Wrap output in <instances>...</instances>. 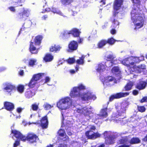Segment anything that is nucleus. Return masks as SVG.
Instances as JSON below:
<instances>
[{
  "mask_svg": "<svg viewBox=\"0 0 147 147\" xmlns=\"http://www.w3.org/2000/svg\"><path fill=\"white\" fill-rule=\"evenodd\" d=\"M144 57L143 56L140 57H131L128 58V59L122 62L124 65L128 68V71L129 72L130 76L131 78H136V75L132 74L133 72L140 73L144 71L146 66L144 64L137 66L136 63H139L140 61L144 60Z\"/></svg>",
  "mask_w": 147,
  "mask_h": 147,
  "instance_id": "obj_1",
  "label": "nucleus"
},
{
  "mask_svg": "<svg viewBox=\"0 0 147 147\" xmlns=\"http://www.w3.org/2000/svg\"><path fill=\"white\" fill-rule=\"evenodd\" d=\"M69 96L71 98H80L82 100L88 101L91 99L94 100L96 97L89 90L83 92L78 90L77 88L74 87L71 90Z\"/></svg>",
  "mask_w": 147,
  "mask_h": 147,
  "instance_id": "obj_2",
  "label": "nucleus"
},
{
  "mask_svg": "<svg viewBox=\"0 0 147 147\" xmlns=\"http://www.w3.org/2000/svg\"><path fill=\"white\" fill-rule=\"evenodd\" d=\"M127 107V103L125 102L119 104L117 106L116 105L117 112L113 114L111 120H113L117 123H121L122 125H123L125 122H122L125 121V119L124 118H122L120 117L122 114L125 113Z\"/></svg>",
  "mask_w": 147,
  "mask_h": 147,
  "instance_id": "obj_3",
  "label": "nucleus"
},
{
  "mask_svg": "<svg viewBox=\"0 0 147 147\" xmlns=\"http://www.w3.org/2000/svg\"><path fill=\"white\" fill-rule=\"evenodd\" d=\"M134 8L131 12V19L135 26V29L142 28L144 23V14L140 13L141 10H136Z\"/></svg>",
  "mask_w": 147,
  "mask_h": 147,
  "instance_id": "obj_4",
  "label": "nucleus"
},
{
  "mask_svg": "<svg viewBox=\"0 0 147 147\" xmlns=\"http://www.w3.org/2000/svg\"><path fill=\"white\" fill-rule=\"evenodd\" d=\"M74 106L73 100L69 97L62 98L57 103V106L60 110H66Z\"/></svg>",
  "mask_w": 147,
  "mask_h": 147,
  "instance_id": "obj_5",
  "label": "nucleus"
},
{
  "mask_svg": "<svg viewBox=\"0 0 147 147\" xmlns=\"http://www.w3.org/2000/svg\"><path fill=\"white\" fill-rule=\"evenodd\" d=\"M92 108L91 107H84L79 106L78 107L75 111L78 113L83 115L86 119L88 120L91 117L90 115L92 113L91 110Z\"/></svg>",
  "mask_w": 147,
  "mask_h": 147,
  "instance_id": "obj_6",
  "label": "nucleus"
},
{
  "mask_svg": "<svg viewBox=\"0 0 147 147\" xmlns=\"http://www.w3.org/2000/svg\"><path fill=\"white\" fill-rule=\"evenodd\" d=\"M88 130L85 133L87 137L89 139H94L100 137V134L98 133H95L94 131L96 129L95 127L92 125H89L86 128Z\"/></svg>",
  "mask_w": 147,
  "mask_h": 147,
  "instance_id": "obj_7",
  "label": "nucleus"
},
{
  "mask_svg": "<svg viewBox=\"0 0 147 147\" xmlns=\"http://www.w3.org/2000/svg\"><path fill=\"white\" fill-rule=\"evenodd\" d=\"M42 38L41 36H38L35 38L33 42H31L30 45V51L31 53L33 54L37 53L38 49L36 47L40 44Z\"/></svg>",
  "mask_w": 147,
  "mask_h": 147,
  "instance_id": "obj_8",
  "label": "nucleus"
},
{
  "mask_svg": "<svg viewBox=\"0 0 147 147\" xmlns=\"http://www.w3.org/2000/svg\"><path fill=\"white\" fill-rule=\"evenodd\" d=\"M100 79L104 86H111L117 83L115 78L112 76H107L104 78L102 76H100Z\"/></svg>",
  "mask_w": 147,
  "mask_h": 147,
  "instance_id": "obj_9",
  "label": "nucleus"
},
{
  "mask_svg": "<svg viewBox=\"0 0 147 147\" xmlns=\"http://www.w3.org/2000/svg\"><path fill=\"white\" fill-rule=\"evenodd\" d=\"M81 33L79 30L76 28H73L70 30H66L64 31L61 34L62 37H67L70 34H72L74 37H78Z\"/></svg>",
  "mask_w": 147,
  "mask_h": 147,
  "instance_id": "obj_10",
  "label": "nucleus"
},
{
  "mask_svg": "<svg viewBox=\"0 0 147 147\" xmlns=\"http://www.w3.org/2000/svg\"><path fill=\"white\" fill-rule=\"evenodd\" d=\"M123 2V0H115L114 3L113 8L114 11L113 13V15L115 16H116L117 13L118 14L117 16L120 18H121L120 16L121 13L117 12V11L121 8V6L122 5Z\"/></svg>",
  "mask_w": 147,
  "mask_h": 147,
  "instance_id": "obj_11",
  "label": "nucleus"
},
{
  "mask_svg": "<svg viewBox=\"0 0 147 147\" xmlns=\"http://www.w3.org/2000/svg\"><path fill=\"white\" fill-rule=\"evenodd\" d=\"M30 11V10L29 9L22 8V12L19 13L18 15V19L20 21L25 20L29 16Z\"/></svg>",
  "mask_w": 147,
  "mask_h": 147,
  "instance_id": "obj_12",
  "label": "nucleus"
},
{
  "mask_svg": "<svg viewBox=\"0 0 147 147\" xmlns=\"http://www.w3.org/2000/svg\"><path fill=\"white\" fill-rule=\"evenodd\" d=\"M140 142V140L137 138H132L130 142L127 141V138H123L119 141V143L120 144H128V143H129V145H129V146H130V145L131 144H137Z\"/></svg>",
  "mask_w": 147,
  "mask_h": 147,
  "instance_id": "obj_13",
  "label": "nucleus"
},
{
  "mask_svg": "<svg viewBox=\"0 0 147 147\" xmlns=\"http://www.w3.org/2000/svg\"><path fill=\"white\" fill-rule=\"evenodd\" d=\"M109 67L107 65L106 62L98 64L96 67L95 69L96 71L100 74L105 71L108 70Z\"/></svg>",
  "mask_w": 147,
  "mask_h": 147,
  "instance_id": "obj_14",
  "label": "nucleus"
},
{
  "mask_svg": "<svg viewBox=\"0 0 147 147\" xmlns=\"http://www.w3.org/2000/svg\"><path fill=\"white\" fill-rule=\"evenodd\" d=\"M104 135L105 137V142L106 144H111L114 143V138L111 132L105 131Z\"/></svg>",
  "mask_w": 147,
  "mask_h": 147,
  "instance_id": "obj_15",
  "label": "nucleus"
},
{
  "mask_svg": "<svg viewBox=\"0 0 147 147\" xmlns=\"http://www.w3.org/2000/svg\"><path fill=\"white\" fill-rule=\"evenodd\" d=\"M12 134L18 140H20L23 142L25 141L26 140L25 136L22 135L20 132L16 130L12 131Z\"/></svg>",
  "mask_w": 147,
  "mask_h": 147,
  "instance_id": "obj_16",
  "label": "nucleus"
},
{
  "mask_svg": "<svg viewBox=\"0 0 147 147\" xmlns=\"http://www.w3.org/2000/svg\"><path fill=\"white\" fill-rule=\"evenodd\" d=\"M78 46V45L77 42L73 41L69 44L68 48L66 50V51L68 52H72L77 49Z\"/></svg>",
  "mask_w": 147,
  "mask_h": 147,
  "instance_id": "obj_17",
  "label": "nucleus"
},
{
  "mask_svg": "<svg viewBox=\"0 0 147 147\" xmlns=\"http://www.w3.org/2000/svg\"><path fill=\"white\" fill-rule=\"evenodd\" d=\"M129 94L128 92H120L111 95L109 98V101H112L115 98H120L123 97H125L128 96Z\"/></svg>",
  "mask_w": 147,
  "mask_h": 147,
  "instance_id": "obj_18",
  "label": "nucleus"
},
{
  "mask_svg": "<svg viewBox=\"0 0 147 147\" xmlns=\"http://www.w3.org/2000/svg\"><path fill=\"white\" fill-rule=\"evenodd\" d=\"M26 137L27 140L31 143L36 142L38 139V137L34 134H29Z\"/></svg>",
  "mask_w": 147,
  "mask_h": 147,
  "instance_id": "obj_19",
  "label": "nucleus"
},
{
  "mask_svg": "<svg viewBox=\"0 0 147 147\" xmlns=\"http://www.w3.org/2000/svg\"><path fill=\"white\" fill-rule=\"evenodd\" d=\"M107 107H105L102 109L100 111L99 115L102 119L107 117L108 115L107 111H111L112 109L111 108L107 109Z\"/></svg>",
  "mask_w": 147,
  "mask_h": 147,
  "instance_id": "obj_20",
  "label": "nucleus"
},
{
  "mask_svg": "<svg viewBox=\"0 0 147 147\" xmlns=\"http://www.w3.org/2000/svg\"><path fill=\"white\" fill-rule=\"evenodd\" d=\"M128 58H126L124 59L123 61H121L115 59H113V60H112L111 61H107V65L109 67L113 65L114 64H117L118 63H122H122V62L123 61H124L126 59H127Z\"/></svg>",
  "mask_w": 147,
  "mask_h": 147,
  "instance_id": "obj_21",
  "label": "nucleus"
},
{
  "mask_svg": "<svg viewBox=\"0 0 147 147\" xmlns=\"http://www.w3.org/2000/svg\"><path fill=\"white\" fill-rule=\"evenodd\" d=\"M46 11L49 12L51 11L53 13H55L59 14L60 16H63L65 18L67 17V16L65 15L62 13L60 10L56 8H52V9H51L49 8H47L45 9Z\"/></svg>",
  "mask_w": 147,
  "mask_h": 147,
  "instance_id": "obj_22",
  "label": "nucleus"
},
{
  "mask_svg": "<svg viewBox=\"0 0 147 147\" xmlns=\"http://www.w3.org/2000/svg\"><path fill=\"white\" fill-rule=\"evenodd\" d=\"M133 4L132 10L134 9L136 10H140V0H131Z\"/></svg>",
  "mask_w": 147,
  "mask_h": 147,
  "instance_id": "obj_23",
  "label": "nucleus"
},
{
  "mask_svg": "<svg viewBox=\"0 0 147 147\" xmlns=\"http://www.w3.org/2000/svg\"><path fill=\"white\" fill-rule=\"evenodd\" d=\"M48 122L46 116L43 117L40 121L41 126L43 129L47 128L48 127Z\"/></svg>",
  "mask_w": 147,
  "mask_h": 147,
  "instance_id": "obj_24",
  "label": "nucleus"
},
{
  "mask_svg": "<svg viewBox=\"0 0 147 147\" xmlns=\"http://www.w3.org/2000/svg\"><path fill=\"white\" fill-rule=\"evenodd\" d=\"M15 88V86L9 83L5 84L4 87V89L8 92H10Z\"/></svg>",
  "mask_w": 147,
  "mask_h": 147,
  "instance_id": "obj_25",
  "label": "nucleus"
},
{
  "mask_svg": "<svg viewBox=\"0 0 147 147\" xmlns=\"http://www.w3.org/2000/svg\"><path fill=\"white\" fill-rule=\"evenodd\" d=\"M4 107L6 109L9 111H12L14 108L13 104L8 102H4Z\"/></svg>",
  "mask_w": 147,
  "mask_h": 147,
  "instance_id": "obj_26",
  "label": "nucleus"
},
{
  "mask_svg": "<svg viewBox=\"0 0 147 147\" xmlns=\"http://www.w3.org/2000/svg\"><path fill=\"white\" fill-rule=\"evenodd\" d=\"M61 47L58 45H52L50 48V51L51 52H56L58 51H59Z\"/></svg>",
  "mask_w": 147,
  "mask_h": 147,
  "instance_id": "obj_27",
  "label": "nucleus"
},
{
  "mask_svg": "<svg viewBox=\"0 0 147 147\" xmlns=\"http://www.w3.org/2000/svg\"><path fill=\"white\" fill-rule=\"evenodd\" d=\"M59 135L61 137H63L62 139L64 141H66L68 139V137L66 135L64 130L63 129H60L58 131Z\"/></svg>",
  "mask_w": 147,
  "mask_h": 147,
  "instance_id": "obj_28",
  "label": "nucleus"
},
{
  "mask_svg": "<svg viewBox=\"0 0 147 147\" xmlns=\"http://www.w3.org/2000/svg\"><path fill=\"white\" fill-rule=\"evenodd\" d=\"M25 0H12L11 4L15 6L14 7L18 6H22V3L24 2Z\"/></svg>",
  "mask_w": 147,
  "mask_h": 147,
  "instance_id": "obj_29",
  "label": "nucleus"
},
{
  "mask_svg": "<svg viewBox=\"0 0 147 147\" xmlns=\"http://www.w3.org/2000/svg\"><path fill=\"white\" fill-rule=\"evenodd\" d=\"M147 83V80L146 82L141 81L138 84L137 88L140 90L143 89L145 88Z\"/></svg>",
  "mask_w": 147,
  "mask_h": 147,
  "instance_id": "obj_30",
  "label": "nucleus"
},
{
  "mask_svg": "<svg viewBox=\"0 0 147 147\" xmlns=\"http://www.w3.org/2000/svg\"><path fill=\"white\" fill-rule=\"evenodd\" d=\"M35 94L34 90L28 89L25 93V95L26 97L28 98L32 97Z\"/></svg>",
  "mask_w": 147,
  "mask_h": 147,
  "instance_id": "obj_31",
  "label": "nucleus"
},
{
  "mask_svg": "<svg viewBox=\"0 0 147 147\" xmlns=\"http://www.w3.org/2000/svg\"><path fill=\"white\" fill-rule=\"evenodd\" d=\"M53 59V56L50 54H47L43 58L44 61L46 62H50Z\"/></svg>",
  "mask_w": 147,
  "mask_h": 147,
  "instance_id": "obj_32",
  "label": "nucleus"
},
{
  "mask_svg": "<svg viewBox=\"0 0 147 147\" xmlns=\"http://www.w3.org/2000/svg\"><path fill=\"white\" fill-rule=\"evenodd\" d=\"M92 121L94 122L97 124L100 119H102L99 115L93 114L92 115Z\"/></svg>",
  "mask_w": 147,
  "mask_h": 147,
  "instance_id": "obj_33",
  "label": "nucleus"
},
{
  "mask_svg": "<svg viewBox=\"0 0 147 147\" xmlns=\"http://www.w3.org/2000/svg\"><path fill=\"white\" fill-rule=\"evenodd\" d=\"M62 115L63 119L62 121V123L64 125H65L66 126H67L68 127H70L72 125V123L69 120L66 121V120L65 119L64 116L63 115V114L62 113Z\"/></svg>",
  "mask_w": 147,
  "mask_h": 147,
  "instance_id": "obj_34",
  "label": "nucleus"
},
{
  "mask_svg": "<svg viewBox=\"0 0 147 147\" xmlns=\"http://www.w3.org/2000/svg\"><path fill=\"white\" fill-rule=\"evenodd\" d=\"M45 73H39L34 75L32 78L34 79L36 81H37L41 78L42 76H45Z\"/></svg>",
  "mask_w": 147,
  "mask_h": 147,
  "instance_id": "obj_35",
  "label": "nucleus"
},
{
  "mask_svg": "<svg viewBox=\"0 0 147 147\" xmlns=\"http://www.w3.org/2000/svg\"><path fill=\"white\" fill-rule=\"evenodd\" d=\"M134 85V83L132 82H129L127 83L125 86L124 88L125 91H128L132 89V87Z\"/></svg>",
  "mask_w": 147,
  "mask_h": 147,
  "instance_id": "obj_36",
  "label": "nucleus"
},
{
  "mask_svg": "<svg viewBox=\"0 0 147 147\" xmlns=\"http://www.w3.org/2000/svg\"><path fill=\"white\" fill-rule=\"evenodd\" d=\"M34 79L32 78L28 86L30 88L34 87L37 84V82Z\"/></svg>",
  "mask_w": 147,
  "mask_h": 147,
  "instance_id": "obj_37",
  "label": "nucleus"
},
{
  "mask_svg": "<svg viewBox=\"0 0 147 147\" xmlns=\"http://www.w3.org/2000/svg\"><path fill=\"white\" fill-rule=\"evenodd\" d=\"M105 58L107 60V61H111L112 60H113V59H114L115 57L113 54L111 53H108L105 56Z\"/></svg>",
  "mask_w": 147,
  "mask_h": 147,
  "instance_id": "obj_38",
  "label": "nucleus"
},
{
  "mask_svg": "<svg viewBox=\"0 0 147 147\" xmlns=\"http://www.w3.org/2000/svg\"><path fill=\"white\" fill-rule=\"evenodd\" d=\"M75 87H76L77 89L80 91H81V90H84L86 89V86L84 84L82 83L78 84V86H75Z\"/></svg>",
  "mask_w": 147,
  "mask_h": 147,
  "instance_id": "obj_39",
  "label": "nucleus"
},
{
  "mask_svg": "<svg viewBox=\"0 0 147 147\" xmlns=\"http://www.w3.org/2000/svg\"><path fill=\"white\" fill-rule=\"evenodd\" d=\"M112 72L115 74H119L120 72L119 68L117 67H113L111 69Z\"/></svg>",
  "mask_w": 147,
  "mask_h": 147,
  "instance_id": "obj_40",
  "label": "nucleus"
},
{
  "mask_svg": "<svg viewBox=\"0 0 147 147\" xmlns=\"http://www.w3.org/2000/svg\"><path fill=\"white\" fill-rule=\"evenodd\" d=\"M107 43V41L103 40L100 41L98 44V47L101 48L105 46Z\"/></svg>",
  "mask_w": 147,
  "mask_h": 147,
  "instance_id": "obj_41",
  "label": "nucleus"
},
{
  "mask_svg": "<svg viewBox=\"0 0 147 147\" xmlns=\"http://www.w3.org/2000/svg\"><path fill=\"white\" fill-rule=\"evenodd\" d=\"M85 58V56L82 55L81 57L79 58V59L76 61V63L80 65H82L84 63V59Z\"/></svg>",
  "mask_w": 147,
  "mask_h": 147,
  "instance_id": "obj_42",
  "label": "nucleus"
},
{
  "mask_svg": "<svg viewBox=\"0 0 147 147\" xmlns=\"http://www.w3.org/2000/svg\"><path fill=\"white\" fill-rule=\"evenodd\" d=\"M24 86L20 85L17 87V90L20 93H22L24 91Z\"/></svg>",
  "mask_w": 147,
  "mask_h": 147,
  "instance_id": "obj_43",
  "label": "nucleus"
},
{
  "mask_svg": "<svg viewBox=\"0 0 147 147\" xmlns=\"http://www.w3.org/2000/svg\"><path fill=\"white\" fill-rule=\"evenodd\" d=\"M36 61V59H30L28 62L29 66L33 67L35 64Z\"/></svg>",
  "mask_w": 147,
  "mask_h": 147,
  "instance_id": "obj_44",
  "label": "nucleus"
},
{
  "mask_svg": "<svg viewBox=\"0 0 147 147\" xmlns=\"http://www.w3.org/2000/svg\"><path fill=\"white\" fill-rule=\"evenodd\" d=\"M107 41V43H108L110 45H113L115 42L116 41L113 38H109L108 39Z\"/></svg>",
  "mask_w": 147,
  "mask_h": 147,
  "instance_id": "obj_45",
  "label": "nucleus"
},
{
  "mask_svg": "<svg viewBox=\"0 0 147 147\" xmlns=\"http://www.w3.org/2000/svg\"><path fill=\"white\" fill-rule=\"evenodd\" d=\"M44 107L46 110H49L52 107H53V105H51L47 103H45L44 105Z\"/></svg>",
  "mask_w": 147,
  "mask_h": 147,
  "instance_id": "obj_46",
  "label": "nucleus"
},
{
  "mask_svg": "<svg viewBox=\"0 0 147 147\" xmlns=\"http://www.w3.org/2000/svg\"><path fill=\"white\" fill-rule=\"evenodd\" d=\"M138 109L139 111L143 112L145 111L146 108L144 106H138Z\"/></svg>",
  "mask_w": 147,
  "mask_h": 147,
  "instance_id": "obj_47",
  "label": "nucleus"
},
{
  "mask_svg": "<svg viewBox=\"0 0 147 147\" xmlns=\"http://www.w3.org/2000/svg\"><path fill=\"white\" fill-rule=\"evenodd\" d=\"M75 61V59L74 58H69L67 60V63L70 64L73 63Z\"/></svg>",
  "mask_w": 147,
  "mask_h": 147,
  "instance_id": "obj_48",
  "label": "nucleus"
},
{
  "mask_svg": "<svg viewBox=\"0 0 147 147\" xmlns=\"http://www.w3.org/2000/svg\"><path fill=\"white\" fill-rule=\"evenodd\" d=\"M78 67L77 66L75 68V70L73 69H71L69 71V72L71 74H74L76 73V72L78 71Z\"/></svg>",
  "mask_w": 147,
  "mask_h": 147,
  "instance_id": "obj_49",
  "label": "nucleus"
},
{
  "mask_svg": "<svg viewBox=\"0 0 147 147\" xmlns=\"http://www.w3.org/2000/svg\"><path fill=\"white\" fill-rule=\"evenodd\" d=\"M71 0H61L62 3L63 4H67L71 3Z\"/></svg>",
  "mask_w": 147,
  "mask_h": 147,
  "instance_id": "obj_50",
  "label": "nucleus"
},
{
  "mask_svg": "<svg viewBox=\"0 0 147 147\" xmlns=\"http://www.w3.org/2000/svg\"><path fill=\"white\" fill-rule=\"evenodd\" d=\"M113 26L116 27L117 26L119 25V22L117 20H114L113 22Z\"/></svg>",
  "mask_w": 147,
  "mask_h": 147,
  "instance_id": "obj_51",
  "label": "nucleus"
},
{
  "mask_svg": "<svg viewBox=\"0 0 147 147\" xmlns=\"http://www.w3.org/2000/svg\"><path fill=\"white\" fill-rule=\"evenodd\" d=\"M38 108V105L36 104H34L32 105V108L34 111H36Z\"/></svg>",
  "mask_w": 147,
  "mask_h": 147,
  "instance_id": "obj_52",
  "label": "nucleus"
},
{
  "mask_svg": "<svg viewBox=\"0 0 147 147\" xmlns=\"http://www.w3.org/2000/svg\"><path fill=\"white\" fill-rule=\"evenodd\" d=\"M20 140H18L17 139V140L15 142V143L14 144V147H16L19 145Z\"/></svg>",
  "mask_w": 147,
  "mask_h": 147,
  "instance_id": "obj_53",
  "label": "nucleus"
},
{
  "mask_svg": "<svg viewBox=\"0 0 147 147\" xmlns=\"http://www.w3.org/2000/svg\"><path fill=\"white\" fill-rule=\"evenodd\" d=\"M147 101V97L145 96L143 98L140 100L141 102H143Z\"/></svg>",
  "mask_w": 147,
  "mask_h": 147,
  "instance_id": "obj_54",
  "label": "nucleus"
},
{
  "mask_svg": "<svg viewBox=\"0 0 147 147\" xmlns=\"http://www.w3.org/2000/svg\"><path fill=\"white\" fill-rule=\"evenodd\" d=\"M142 118V117L140 116H137L135 117V118L134 119H136V121H138L140 120Z\"/></svg>",
  "mask_w": 147,
  "mask_h": 147,
  "instance_id": "obj_55",
  "label": "nucleus"
},
{
  "mask_svg": "<svg viewBox=\"0 0 147 147\" xmlns=\"http://www.w3.org/2000/svg\"><path fill=\"white\" fill-rule=\"evenodd\" d=\"M8 9L11 11L14 12L15 11V9L14 8V7H13L11 6L9 7Z\"/></svg>",
  "mask_w": 147,
  "mask_h": 147,
  "instance_id": "obj_56",
  "label": "nucleus"
},
{
  "mask_svg": "<svg viewBox=\"0 0 147 147\" xmlns=\"http://www.w3.org/2000/svg\"><path fill=\"white\" fill-rule=\"evenodd\" d=\"M50 78L49 77H46L45 78V82H48L50 81Z\"/></svg>",
  "mask_w": 147,
  "mask_h": 147,
  "instance_id": "obj_57",
  "label": "nucleus"
},
{
  "mask_svg": "<svg viewBox=\"0 0 147 147\" xmlns=\"http://www.w3.org/2000/svg\"><path fill=\"white\" fill-rule=\"evenodd\" d=\"M111 33L112 34H116V31L115 29H112L111 30Z\"/></svg>",
  "mask_w": 147,
  "mask_h": 147,
  "instance_id": "obj_58",
  "label": "nucleus"
},
{
  "mask_svg": "<svg viewBox=\"0 0 147 147\" xmlns=\"http://www.w3.org/2000/svg\"><path fill=\"white\" fill-rule=\"evenodd\" d=\"M23 109L21 108H18L17 109V111L18 113H20L22 111Z\"/></svg>",
  "mask_w": 147,
  "mask_h": 147,
  "instance_id": "obj_59",
  "label": "nucleus"
},
{
  "mask_svg": "<svg viewBox=\"0 0 147 147\" xmlns=\"http://www.w3.org/2000/svg\"><path fill=\"white\" fill-rule=\"evenodd\" d=\"M138 93V91L136 90H134L133 92V94L134 95H137Z\"/></svg>",
  "mask_w": 147,
  "mask_h": 147,
  "instance_id": "obj_60",
  "label": "nucleus"
},
{
  "mask_svg": "<svg viewBox=\"0 0 147 147\" xmlns=\"http://www.w3.org/2000/svg\"><path fill=\"white\" fill-rule=\"evenodd\" d=\"M67 134L69 135H71L72 134V132L71 131H69V129L67 130Z\"/></svg>",
  "mask_w": 147,
  "mask_h": 147,
  "instance_id": "obj_61",
  "label": "nucleus"
},
{
  "mask_svg": "<svg viewBox=\"0 0 147 147\" xmlns=\"http://www.w3.org/2000/svg\"><path fill=\"white\" fill-rule=\"evenodd\" d=\"M58 147H67V146L65 144H60Z\"/></svg>",
  "mask_w": 147,
  "mask_h": 147,
  "instance_id": "obj_62",
  "label": "nucleus"
},
{
  "mask_svg": "<svg viewBox=\"0 0 147 147\" xmlns=\"http://www.w3.org/2000/svg\"><path fill=\"white\" fill-rule=\"evenodd\" d=\"M64 61L62 59L61 60H59V61L58 62V64L59 65H61V64H62L63 63V62H64Z\"/></svg>",
  "mask_w": 147,
  "mask_h": 147,
  "instance_id": "obj_63",
  "label": "nucleus"
},
{
  "mask_svg": "<svg viewBox=\"0 0 147 147\" xmlns=\"http://www.w3.org/2000/svg\"><path fill=\"white\" fill-rule=\"evenodd\" d=\"M24 72L23 70H21L19 72V74L20 75L22 76L23 75Z\"/></svg>",
  "mask_w": 147,
  "mask_h": 147,
  "instance_id": "obj_64",
  "label": "nucleus"
}]
</instances>
